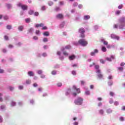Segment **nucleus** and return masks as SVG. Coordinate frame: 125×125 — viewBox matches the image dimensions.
<instances>
[{"label":"nucleus","mask_w":125,"mask_h":125,"mask_svg":"<svg viewBox=\"0 0 125 125\" xmlns=\"http://www.w3.org/2000/svg\"><path fill=\"white\" fill-rule=\"evenodd\" d=\"M48 40H47V38H44L43 39V42H48Z\"/></svg>","instance_id":"49530a36"},{"label":"nucleus","mask_w":125,"mask_h":125,"mask_svg":"<svg viewBox=\"0 0 125 125\" xmlns=\"http://www.w3.org/2000/svg\"><path fill=\"white\" fill-rule=\"evenodd\" d=\"M114 105H115V106H118V105H119V102H115L114 103Z\"/></svg>","instance_id":"3c124183"},{"label":"nucleus","mask_w":125,"mask_h":125,"mask_svg":"<svg viewBox=\"0 0 125 125\" xmlns=\"http://www.w3.org/2000/svg\"><path fill=\"white\" fill-rule=\"evenodd\" d=\"M98 78L99 79H102L103 78V75H102L101 73H100L98 75Z\"/></svg>","instance_id":"412c9836"},{"label":"nucleus","mask_w":125,"mask_h":125,"mask_svg":"<svg viewBox=\"0 0 125 125\" xmlns=\"http://www.w3.org/2000/svg\"><path fill=\"white\" fill-rule=\"evenodd\" d=\"M6 28L8 30H10L11 29V25H7Z\"/></svg>","instance_id":"e433bc0d"},{"label":"nucleus","mask_w":125,"mask_h":125,"mask_svg":"<svg viewBox=\"0 0 125 125\" xmlns=\"http://www.w3.org/2000/svg\"><path fill=\"white\" fill-rule=\"evenodd\" d=\"M35 27L36 28H39V27H43V23H40L39 24H36Z\"/></svg>","instance_id":"ddd939ff"},{"label":"nucleus","mask_w":125,"mask_h":125,"mask_svg":"<svg viewBox=\"0 0 125 125\" xmlns=\"http://www.w3.org/2000/svg\"><path fill=\"white\" fill-rule=\"evenodd\" d=\"M120 121H125V119H124V117H120Z\"/></svg>","instance_id":"0e129e2a"},{"label":"nucleus","mask_w":125,"mask_h":125,"mask_svg":"<svg viewBox=\"0 0 125 125\" xmlns=\"http://www.w3.org/2000/svg\"><path fill=\"white\" fill-rule=\"evenodd\" d=\"M36 35H39L40 34V30H37L36 31Z\"/></svg>","instance_id":"603ef678"},{"label":"nucleus","mask_w":125,"mask_h":125,"mask_svg":"<svg viewBox=\"0 0 125 125\" xmlns=\"http://www.w3.org/2000/svg\"><path fill=\"white\" fill-rule=\"evenodd\" d=\"M71 92H72L71 89H68L67 92H66L65 94L66 95H69L71 93Z\"/></svg>","instance_id":"f8f14e48"},{"label":"nucleus","mask_w":125,"mask_h":125,"mask_svg":"<svg viewBox=\"0 0 125 125\" xmlns=\"http://www.w3.org/2000/svg\"><path fill=\"white\" fill-rule=\"evenodd\" d=\"M90 18V17L88 15L84 16V20H88Z\"/></svg>","instance_id":"dca6fc26"},{"label":"nucleus","mask_w":125,"mask_h":125,"mask_svg":"<svg viewBox=\"0 0 125 125\" xmlns=\"http://www.w3.org/2000/svg\"><path fill=\"white\" fill-rule=\"evenodd\" d=\"M97 73H98V74H101V71L100 69H97Z\"/></svg>","instance_id":"8fccbe9b"},{"label":"nucleus","mask_w":125,"mask_h":125,"mask_svg":"<svg viewBox=\"0 0 125 125\" xmlns=\"http://www.w3.org/2000/svg\"><path fill=\"white\" fill-rule=\"evenodd\" d=\"M80 37L82 39H83V38L85 37V36L84 35V33H81Z\"/></svg>","instance_id":"4be33fe9"},{"label":"nucleus","mask_w":125,"mask_h":125,"mask_svg":"<svg viewBox=\"0 0 125 125\" xmlns=\"http://www.w3.org/2000/svg\"><path fill=\"white\" fill-rule=\"evenodd\" d=\"M108 84L109 86H111V85H113V82H108Z\"/></svg>","instance_id":"c85d7f7f"},{"label":"nucleus","mask_w":125,"mask_h":125,"mask_svg":"<svg viewBox=\"0 0 125 125\" xmlns=\"http://www.w3.org/2000/svg\"><path fill=\"white\" fill-rule=\"evenodd\" d=\"M37 73H38V74H39V75H41V74L42 73V70H38L37 71Z\"/></svg>","instance_id":"c9c22d12"},{"label":"nucleus","mask_w":125,"mask_h":125,"mask_svg":"<svg viewBox=\"0 0 125 125\" xmlns=\"http://www.w3.org/2000/svg\"><path fill=\"white\" fill-rule=\"evenodd\" d=\"M57 85L59 87L62 86V83H59L57 84Z\"/></svg>","instance_id":"473e14b6"},{"label":"nucleus","mask_w":125,"mask_h":125,"mask_svg":"<svg viewBox=\"0 0 125 125\" xmlns=\"http://www.w3.org/2000/svg\"><path fill=\"white\" fill-rule=\"evenodd\" d=\"M104 45H108V42L107 41H104Z\"/></svg>","instance_id":"c03bdc74"},{"label":"nucleus","mask_w":125,"mask_h":125,"mask_svg":"<svg viewBox=\"0 0 125 125\" xmlns=\"http://www.w3.org/2000/svg\"><path fill=\"white\" fill-rule=\"evenodd\" d=\"M73 125H78L79 123L77 122H75L74 123Z\"/></svg>","instance_id":"338daca9"},{"label":"nucleus","mask_w":125,"mask_h":125,"mask_svg":"<svg viewBox=\"0 0 125 125\" xmlns=\"http://www.w3.org/2000/svg\"><path fill=\"white\" fill-rule=\"evenodd\" d=\"M102 50L103 52H106V51H107V49H106V47L104 46H103L102 48Z\"/></svg>","instance_id":"a211bd4d"},{"label":"nucleus","mask_w":125,"mask_h":125,"mask_svg":"<svg viewBox=\"0 0 125 125\" xmlns=\"http://www.w3.org/2000/svg\"><path fill=\"white\" fill-rule=\"evenodd\" d=\"M100 66L98 65H95V68L96 70H99Z\"/></svg>","instance_id":"bb28decb"},{"label":"nucleus","mask_w":125,"mask_h":125,"mask_svg":"<svg viewBox=\"0 0 125 125\" xmlns=\"http://www.w3.org/2000/svg\"><path fill=\"white\" fill-rule=\"evenodd\" d=\"M4 108H5V106H4V105H1L0 107V108L1 109V110H3V109H4Z\"/></svg>","instance_id":"58836bf2"},{"label":"nucleus","mask_w":125,"mask_h":125,"mask_svg":"<svg viewBox=\"0 0 125 125\" xmlns=\"http://www.w3.org/2000/svg\"><path fill=\"white\" fill-rule=\"evenodd\" d=\"M11 105L12 106H15L16 105V103L14 102H12Z\"/></svg>","instance_id":"ea45409f"},{"label":"nucleus","mask_w":125,"mask_h":125,"mask_svg":"<svg viewBox=\"0 0 125 125\" xmlns=\"http://www.w3.org/2000/svg\"><path fill=\"white\" fill-rule=\"evenodd\" d=\"M65 25V22H62V24H61L60 27V28H63Z\"/></svg>","instance_id":"cd10ccee"},{"label":"nucleus","mask_w":125,"mask_h":125,"mask_svg":"<svg viewBox=\"0 0 125 125\" xmlns=\"http://www.w3.org/2000/svg\"><path fill=\"white\" fill-rule=\"evenodd\" d=\"M52 75H56V71L55 70H53L52 71Z\"/></svg>","instance_id":"37998d69"},{"label":"nucleus","mask_w":125,"mask_h":125,"mask_svg":"<svg viewBox=\"0 0 125 125\" xmlns=\"http://www.w3.org/2000/svg\"><path fill=\"white\" fill-rule=\"evenodd\" d=\"M42 30H47V27L46 26H43L42 28Z\"/></svg>","instance_id":"4d7b16f0"},{"label":"nucleus","mask_w":125,"mask_h":125,"mask_svg":"<svg viewBox=\"0 0 125 125\" xmlns=\"http://www.w3.org/2000/svg\"><path fill=\"white\" fill-rule=\"evenodd\" d=\"M76 58V56L75 55H71L69 57V59L70 61L74 60Z\"/></svg>","instance_id":"9d476101"},{"label":"nucleus","mask_w":125,"mask_h":125,"mask_svg":"<svg viewBox=\"0 0 125 125\" xmlns=\"http://www.w3.org/2000/svg\"><path fill=\"white\" fill-rule=\"evenodd\" d=\"M78 32L80 34H83L85 33V30H84V28L81 27L79 29Z\"/></svg>","instance_id":"39448f33"},{"label":"nucleus","mask_w":125,"mask_h":125,"mask_svg":"<svg viewBox=\"0 0 125 125\" xmlns=\"http://www.w3.org/2000/svg\"><path fill=\"white\" fill-rule=\"evenodd\" d=\"M33 86H34V87H37V86H38V84H37V83H34L33 84Z\"/></svg>","instance_id":"680f3d73"},{"label":"nucleus","mask_w":125,"mask_h":125,"mask_svg":"<svg viewBox=\"0 0 125 125\" xmlns=\"http://www.w3.org/2000/svg\"><path fill=\"white\" fill-rule=\"evenodd\" d=\"M70 48H71V46H70V45H68L65 46L66 49H70Z\"/></svg>","instance_id":"c756f323"},{"label":"nucleus","mask_w":125,"mask_h":125,"mask_svg":"<svg viewBox=\"0 0 125 125\" xmlns=\"http://www.w3.org/2000/svg\"><path fill=\"white\" fill-rule=\"evenodd\" d=\"M123 5H120L119 6H118V9H122L123 8Z\"/></svg>","instance_id":"09e8293b"},{"label":"nucleus","mask_w":125,"mask_h":125,"mask_svg":"<svg viewBox=\"0 0 125 125\" xmlns=\"http://www.w3.org/2000/svg\"><path fill=\"white\" fill-rule=\"evenodd\" d=\"M6 6H7V7L8 8H11V5L10 4H7L6 5Z\"/></svg>","instance_id":"a19ab883"},{"label":"nucleus","mask_w":125,"mask_h":125,"mask_svg":"<svg viewBox=\"0 0 125 125\" xmlns=\"http://www.w3.org/2000/svg\"><path fill=\"white\" fill-rule=\"evenodd\" d=\"M55 10H56V11H59V10H60V8L57 7V8H56Z\"/></svg>","instance_id":"052dcab7"},{"label":"nucleus","mask_w":125,"mask_h":125,"mask_svg":"<svg viewBox=\"0 0 125 125\" xmlns=\"http://www.w3.org/2000/svg\"><path fill=\"white\" fill-rule=\"evenodd\" d=\"M110 95L111 96H114V93H113V92H110Z\"/></svg>","instance_id":"69168bd1"},{"label":"nucleus","mask_w":125,"mask_h":125,"mask_svg":"<svg viewBox=\"0 0 125 125\" xmlns=\"http://www.w3.org/2000/svg\"><path fill=\"white\" fill-rule=\"evenodd\" d=\"M100 63H102V64H104L105 63V61H104L103 59L100 60Z\"/></svg>","instance_id":"b1692460"},{"label":"nucleus","mask_w":125,"mask_h":125,"mask_svg":"<svg viewBox=\"0 0 125 125\" xmlns=\"http://www.w3.org/2000/svg\"><path fill=\"white\" fill-rule=\"evenodd\" d=\"M72 75H73L74 76L76 75V71H72Z\"/></svg>","instance_id":"864d4df0"},{"label":"nucleus","mask_w":125,"mask_h":125,"mask_svg":"<svg viewBox=\"0 0 125 125\" xmlns=\"http://www.w3.org/2000/svg\"><path fill=\"white\" fill-rule=\"evenodd\" d=\"M30 20H31L29 18L26 19H25V22H26V23H30Z\"/></svg>","instance_id":"a878e982"},{"label":"nucleus","mask_w":125,"mask_h":125,"mask_svg":"<svg viewBox=\"0 0 125 125\" xmlns=\"http://www.w3.org/2000/svg\"><path fill=\"white\" fill-rule=\"evenodd\" d=\"M125 62H121V64H120V66L121 67H124V66H125Z\"/></svg>","instance_id":"a18cd8bd"},{"label":"nucleus","mask_w":125,"mask_h":125,"mask_svg":"<svg viewBox=\"0 0 125 125\" xmlns=\"http://www.w3.org/2000/svg\"><path fill=\"white\" fill-rule=\"evenodd\" d=\"M48 5L51 6V5H53V2L52 1H50L48 2Z\"/></svg>","instance_id":"72a5a7b5"},{"label":"nucleus","mask_w":125,"mask_h":125,"mask_svg":"<svg viewBox=\"0 0 125 125\" xmlns=\"http://www.w3.org/2000/svg\"><path fill=\"white\" fill-rule=\"evenodd\" d=\"M28 75L30 76V77H33V76H34V72H33V71H29L28 72Z\"/></svg>","instance_id":"9b49d317"},{"label":"nucleus","mask_w":125,"mask_h":125,"mask_svg":"<svg viewBox=\"0 0 125 125\" xmlns=\"http://www.w3.org/2000/svg\"><path fill=\"white\" fill-rule=\"evenodd\" d=\"M99 113H100V114H101V115H103V114H104V111H103V109H101L99 111Z\"/></svg>","instance_id":"393cba45"},{"label":"nucleus","mask_w":125,"mask_h":125,"mask_svg":"<svg viewBox=\"0 0 125 125\" xmlns=\"http://www.w3.org/2000/svg\"><path fill=\"white\" fill-rule=\"evenodd\" d=\"M120 13H121V11H117L116 12V14H117V15H119V14H120Z\"/></svg>","instance_id":"bf43d9fd"},{"label":"nucleus","mask_w":125,"mask_h":125,"mask_svg":"<svg viewBox=\"0 0 125 125\" xmlns=\"http://www.w3.org/2000/svg\"><path fill=\"white\" fill-rule=\"evenodd\" d=\"M118 71H120V72H123L124 71V67H119L117 68Z\"/></svg>","instance_id":"2eb2a0df"},{"label":"nucleus","mask_w":125,"mask_h":125,"mask_svg":"<svg viewBox=\"0 0 125 125\" xmlns=\"http://www.w3.org/2000/svg\"><path fill=\"white\" fill-rule=\"evenodd\" d=\"M85 93L86 95H89V94H90V92H89V91H85Z\"/></svg>","instance_id":"f704fd0d"},{"label":"nucleus","mask_w":125,"mask_h":125,"mask_svg":"<svg viewBox=\"0 0 125 125\" xmlns=\"http://www.w3.org/2000/svg\"><path fill=\"white\" fill-rule=\"evenodd\" d=\"M4 39L6 40V41H8V37L7 36H5Z\"/></svg>","instance_id":"13d9d810"},{"label":"nucleus","mask_w":125,"mask_h":125,"mask_svg":"<svg viewBox=\"0 0 125 125\" xmlns=\"http://www.w3.org/2000/svg\"><path fill=\"white\" fill-rule=\"evenodd\" d=\"M96 53H98V50H97V49H95L94 50V52H91L90 53V55L91 56H95Z\"/></svg>","instance_id":"0eeeda50"},{"label":"nucleus","mask_w":125,"mask_h":125,"mask_svg":"<svg viewBox=\"0 0 125 125\" xmlns=\"http://www.w3.org/2000/svg\"><path fill=\"white\" fill-rule=\"evenodd\" d=\"M73 88L74 89V90L76 91L77 93H81V89H80V88H77V87L75 85L73 86Z\"/></svg>","instance_id":"423d86ee"},{"label":"nucleus","mask_w":125,"mask_h":125,"mask_svg":"<svg viewBox=\"0 0 125 125\" xmlns=\"http://www.w3.org/2000/svg\"><path fill=\"white\" fill-rule=\"evenodd\" d=\"M17 6H19V7H21V9H22V10H28V6H27V5H24L21 3H19L17 4Z\"/></svg>","instance_id":"7ed1b4c3"},{"label":"nucleus","mask_w":125,"mask_h":125,"mask_svg":"<svg viewBox=\"0 0 125 125\" xmlns=\"http://www.w3.org/2000/svg\"><path fill=\"white\" fill-rule=\"evenodd\" d=\"M26 83L27 84H30L31 83V80H28L26 81Z\"/></svg>","instance_id":"4c0bfd02"},{"label":"nucleus","mask_w":125,"mask_h":125,"mask_svg":"<svg viewBox=\"0 0 125 125\" xmlns=\"http://www.w3.org/2000/svg\"><path fill=\"white\" fill-rule=\"evenodd\" d=\"M39 12H36L35 13H34V16H39Z\"/></svg>","instance_id":"79ce46f5"},{"label":"nucleus","mask_w":125,"mask_h":125,"mask_svg":"<svg viewBox=\"0 0 125 125\" xmlns=\"http://www.w3.org/2000/svg\"><path fill=\"white\" fill-rule=\"evenodd\" d=\"M3 18L4 20H8V16H4Z\"/></svg>","instance_id":"7c9ffc66"},{"label":"nucleus","mask_w":125,"mask_h":125,"mask_svg":"<svg viewBox=\"0 0 125 125\" xmlns=\"http://www.w3.org/2000/svg\"><path fill=\"white\" fill-rule=\"evenodd\" d=\"M56 18L57 19H63V18H64V16L62 14H59L56 16Z\"/></svg>","instance_id":"20e7f679"},{"label":"nucleus","mask_w":125,"mask_h":125,"mask_svg":"<svg viewBox=\"0 0 125 125\" xmlns=\"http://www.w3.org/2000/svg\"><path fill=\"white\" fill-rule=\"evenodd\" d=\"M111 37L112 39H116L117 40H119V39H120V37H119L118 36H115V35H113V34H112L111 35Z\"/></svg>","instance_id":"1a4fd4ad"},{"label":"nucleus","mask_w":125,"mask_h":125,"mask_svg":"<svg viewBox=\"0 0 125 125\" xmlns=\"http://www.w3.org/2000/svg\"><path fill=\"white\" fill-rule=\"evenodd\" d=\"M110 58H111V60H112V59H113V60L115 59V56L112 55V56H111Z\"/></svg>","instance_id":"e2e57ef3"},{"label":"nucleus","mask_w":125,"mask_h":125,"mask_svg":"<svg viewBox=\"0 0 125 125\" xmlns=\"http://www.w3.org/2000/svg\"><path fill=\"white\" fill-rule=\"evenodd\" d=\"M83 102V98L78 97L77 99L74 101V103L76 104V105H82Z\"/></svg>","instance_id":"f03ea898"},{"label":"nucleus","mask_w":125,"mask_h":125,"mask_svg":"<svg viewBox=\"0 0 125 125\" xmlns=\"http://www.w3.org/2000/svg\"><path fill=\"white\" fill-rule=\"evenodd\" d=\"M23 29H24V27H23V26H21L19 27V31H23Z\"/></svg>","instance_id":"6ab92c4d"},{"label":"nucleus","mask_w":125,"mask_h":125,"mask_svg":"<svg viewBox=\"0 0 125 125\" xmlns=\"http://www.w3.org/2000/svg\"><path fill=\"white\" fill-rule=\"evenodd\" d=\"M106 113H107V114H111V113H112V110H111L110 109H107Z\"/></svg>","instance_id":"aec40b11"},{"label":"nucleus","mask_w":125,"mask_h":125,"mask_svg":"<svg viewBox=\"0 0 125 125\" xmlns=\"http://www.w3.org/2000/svg\"><path fill=\"white\" fill-rule=\"evenodd\" d=\"M88 43L87 41L85 40V39H80L79 40L78 43L76 45L80 44V45L82 46H86Z\"/></svg>","instance_id":"f257e3e1"},{"label":"nucleus","mask_w":125,"mask_h":125,"mask_svg":"<svg viewBox=\"0 0 125 125\" xmlns=\"http://www.w3.org/2000/svg\"><path fill=\"white\" fill-rule=\"evenodd\" d=\"M43 35L46 37H48V36H49V32L46 31L43 33Z\"/></svg>","instance_id":"4468645a"},{"label":"nucleus","mask_w":125,"mask_h":125,"mask_svg":"<svg viewBox=\"0 0 125 125\" xmlns=\"http://www.w3.org/2000/svg\"><path fill=\"white\" fill-rule=\"evenodd\" d=\"M28 14H29V15H32V14H34V10H30L28 11Z\"/></svg>","instance_id":"f3484780"},{"label":"nucleus","mask_w":125,"mask_h":125,"mask_svg":"<svg viewBox=\"0 0 125 125\" xmlns=\"http://www.w3.org/2000/svg\"><path fill=\"white\" fill-rule=\"evenodd\" d=\"M119 23L121 24H124L125 23V18H122L119 20Z\"/></svg>","instance_id":"6e6552de"},{"label":"nucleus","mask_w":125,"mask_h":125,"mask_svg":"<svg viewBox=\"0 0 125 125\" xmlns=\"http://www.w3.org/2000/svg\"><path fill=\"white\" fill-rule=\"evenodd\" d=\"M106 60L107 61H109V62H111L112 61V59H111V58H106Z\"/></svg>","instance_id":"2f4dec72"},{"label":"nucleus","mask_w":125,"mask_h":125,"mask_svg":"<svg viewBox=\"0 0 125 125\" xmlns=\"http://www.w3.org/2000/svg\"><path fill=\"white\" fill-rule=\"evenodd\" d=\"M33 30V28H30L28 30V33L29 34L30 33H32Z\"/></svg>","instance_id":"5701e85b"},{"label":"nucleus","mask_w":125,"mask_h":125,"mask_svg":"<svg viewBox=\"0 0 125 125\" xmlns=\"http://www.w3.org/2000/svg\"><path fill=\"white\" fill-rule=\"evenodd\" d=\"M63 54L64 55H68V53H67V52H63Z\"/></svg>","instance_id":"774afa93"},{"label":"nucleus","mask_w":125,"mask_h":125,"mask_svg":"<svg viewBox=\"0 0 125 125\" xmlns=\"http://www.w3.org/2000/svg\"><path fill=\"white\" fill-rule=\"evenodd\" d=\"M85 83V82L84 81H81V84H82V85H83V84H84Z\"/></svg>","instance_id":"de8ad7c7"},{"label":"nucleus","mask_w":125,"mask_h":125,"mask_svg":"<svg viewBox=\"0 0 125 125\" xmlns=\"http://www.w3.org/2000/svg\"><path fill=\"white\" fill-rule=\"evenodd\" d=\"M121 110L122 111H125V106H123L121 108Z\"/></svg>","instance_id":"5fc2aeb1"},{"label":"nucleus","mask_w":125,"mask_h":125,"mask_svg":"<svg viewBox=\"0 0 125 125\" xmlns=\"http://www.w3.org/2000/svg\"><path fill=\"white\" fill-rule=\"evenodd\" d=\"M42 10H45V6H43L42 7Z\"/></svg>","instance_id":"6e6d98bb"}]
</instances>
